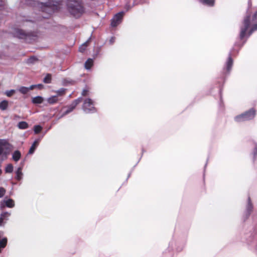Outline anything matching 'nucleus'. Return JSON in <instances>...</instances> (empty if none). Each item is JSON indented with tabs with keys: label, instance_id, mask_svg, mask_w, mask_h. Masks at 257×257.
<instances>
[{
	"label": "nucleus",
	"instance_id": "f257e3e1",
	"mask_svg": "<svg viewBox=\"0 0 257 257\" xmlns=\"http://www.w3.org/2000/svg\"><path fill=\"white\" fill-rule=\"evenodd\" d=\"M257 30V11L253 14L251 18L247 16L240 26L239 38L243 40L245 36L248 38L255 31Z\"/></svg>",
	"mask_w": 257,
	"mask_h": 257
},
{
	"label": "nucleus",
	"instance_id": "f03ea898",
	"mask_svg": "<svg viewBox=\"0 0 257 257\" xmlns=\"http://www.w3.org/2000/svg\"><path fill=\"white\" fill-rule=\"evenodd\" d=\"M61 0H37L38 7L43 12L51 14L58 8Z\"/></svg>",
	"mask_w": 257,
	"mask_h": 257
},
{
	"label": "nucleus",
	"instance_id": "7ed1b4c3",
	"mask_svg": "<svg viewBox=\"0 0 257 257\" xmlns=\"http://www.w3.org/2000/svg\"><path fill=\"white\" fill-rule=\"evenodd\" d=\"M67 6L69 11L74 17H79L84 11L81 0H68Z\"/></svg>",
	"mask_w": 257,
	"mask_h": 257
},
{
	"label": "nucleus",
	"instance_id": "20e7f679",
	"mask_svg": "<svg viewBox=\"0 0 257 257\" xmlns=\"http://www.w3.org/2000/svg\"><path fill=\"white\" fill-rule=\"evenodd\" d=\"M255 115V110L253 108H251L241 114L236 116L234 117V120L238 122L247 121L253 119Z\"/></svg>",
	"mask_w": 257,
	"mask_h": 257
},
{
	"label": "nucleus",
	"instance_id": "39448f33",
	"mask_svg": "<svg viewBox=\"0 0 257 257\" xmlns=\"http://www.w3.org/2000/svg\"><path fill=\"white\" fill-rule=\"evenodd\" d=\"M12 149V146L6 140L0 139V156L6 158L10 154Z\"/></svg>",
	"mask_w": 257,
	"mask_h": 257
},
{
	"label": "nucleus",
	"instance_id": "423d86ee",
	"mask_svg": "<svg viewBox=\"0 0 257 257\" xmlns=\"http://www.w3.org/2000/svg\"><path fill=\"white\" fill-rule=\"evenodd\" d=\"M82 109L86 113L94 112L95 107L93 106L92 100L90 98L85 99L82 106Z\"/></svg>",
	"mask_w": 257,
	"mask_h": 257
},
{
	"label": "nucleus",
	"instance_id": "0eeeda50",
	"mask_svg": "<svg viewBox=\"0 0 257 257\" xmlns=\"http://www.w3.org/2000/svg\"><path fill=\"white\" fill-rule=\"evenodd\" d=\"M13 34L15 37L20 39H26L27 37H29L31 35V33H27L25 31L19 29H15Z\"/></svg>",
	"mask_w": 257,
	"mask_h": 257
},
{
	"label": "nucleus",
	"instance_id": "6e6552de",
	"mask_svg": "<svg viewBox=\"0 0 257 257\" xmlns=\"http://www.w3.org/2000/svg\"><path fill=\"white\" fill-rule=\"evenodd\" d=\"M123 16V12H119L116 14L111 20V25L112 27H116L121 21Z\"/></svg>",
	"mask_w": 257,
	"mask_h": 257
},
{
	"label": "nucleus",
	"instance_id": "1a4fd4ad",
	"mask_svg": "<svg viewBox=\"0 0 257 257\" xmlns=\"http://www.w3.org/2000/svg\"><path fill=\"white\" fill-rule=\"evenodd\" d=\"M82 100V98L79 97L74 100L72 103L68 106L67 110L65 112L64 115H66L71 112L76 106Z\"/></svg>",
	"mask_w": 257,
	"mask_h": 257
},
{
	"label": "nucleus",
	"instance_id": "9d476101",
	"mask_svg": "<svg viewBox=\"0 0 257 257\" xmlns=\"http://www.w3.org/2000/svg\"><path fill=\"white\" fill-rule=\"evenodd\" d=\"M8 207L12 208L15 206V202L12 199H9L8 200H4L1 202L0 205V209L3 210L5 206Z\"/></svg>",
	"mask_w": 257,
	"mask_h": 257
},
{
	"label": "nucleus",
	"instance_id": "9b49d317",
	"mask_svg": "<svg viewBox=\"0 0 257 257\" xmlns=\"http://www.w3.org/2000/svg\"><path fill=\"white\" fill-rule=\"evenodd\" d=\"M253 209V206L251 203L250 199L249 197L248 198V203L246 207V210L244 212V220H245L248 218V217L249 216L250 213L251 212Z\"/></svg>",
	"mask_w": 257,
	"mask_h": 257
},
{
	"label": "nucleus",
	"instance_id": "f8f14e48",
	"mask_svg": "<svg viewBox=\"0 0 257 257\" xmlns=\"http://www.w3.org/2000/svg\"><path fill=\"white\" fill-rule=\"evenodd\" d=\"M233 65V59L231 58V54L229 53L228 59L225 63V70L226 73H229L231 70Z\"/></svg>",
	"mask_w": 257,
	"mask_h": 257
},
{
	"label": "nucleus",
	"instance_id": "ddd939ff",
	"mask_svg": "<svg viewBox=\"0 0 257 257\" xmlns=\"http://www.w3.org/2000/svg\"><path fill=\"white\" fill-rule=\"evenodd\" d=\"M198 1L202 5L208 7H212L214 4V0H198Z\"/></svg>",
	"mask_w": 257,
	"mask_h": 257
},
{
	"label": "nucleus",
	"instance_id": "4468645a",
	"mask_svg": "<svg viewBox=\"0 0 257 257\" xmlns=\"http://www.w3.org/2000/svg\"><path fill=\"white\" fill-rule=\"evenodd\" d=\"M21 157V153L19 151H15L12 155L13 159L15 162H18Z\"/></svg>",
	"mask_w": 257,
	"mask_h": 257
},
{
	"label": "nucleus",
	"instance_id": "2eb2a0df",
	"mask_svg": "<svg viewBox=\"0 0 257 257\" xmlns=\"http://www.w3.org/2000/svg\"><path fill=\"white\" fill-rule=\"evenodd\" d=\"M39 141L38 140H36L34 143L33 144V145H32L31 147L30 148V150H29V154H32L35 149H36V148L38 147V145H39Z\"/></svg>",
	"mask_w": 257,
	"mask_h": 257
},
{
	"label": "nucleus",
	"instance_id": "dca6fc26",
	"mask_svg": "<svg viewBox=\"0 0 257 257\" xmlns=\"http://www.w3.org/2000/svg\"><path fill=\"white\" fill-rule=\"evenodd\" d=\"M22 169L21 167H19L18 168L17 171L16 172V179L18 180H21L23 178V174L22 173Z\"/></svg>",
	"mask_w": 257,
	"mask_h": 257
},
{
	"label": "nucleus",
	"instance_id": "f3484780",
	"mask_svg": "<svg viewBox=\"0 0 257 257\" xmlns=\"http://www.w3.org/2000/svg\"><path fill=\"white\" fill-rule=\"evenodd\" d=\"M43 98L40 96H38L32 98V102L34 104H41L43 102Z\"/></svg>",
	"mask_w": 257,
	"mask_h": 257
},
{
	"label": "nucleus",
	"instance_id": "a211bd4d",
	"mask_svg": "<svg viewBox=\"0 0 257 257\" xmlns=\"http://www.w3.org/2000/svg\"><path fill=\"white\" fill-rule=\"evenodd\" d=\"M8 106V101L7 100H3L0 102V109L5 110L7 109Z\"/></svg>",
	"mask_w": 257,
	"mask_h": 257
},
{
	"label": "nucleus",
	"instance_id": "6ab92c4d",
	"mask_svg": "<svg viewBox=\"0 0 257 257\" xmlns=\"http://www.w3.org/2000/svg\"><path fill=\"white\" fill-rule=\"evenodd\" d=\"M28 124L26 121H21L18 124L20 129H26L28 127Z\"/></svg>",
	"mask_w": 257,
	"mask_h": 257
},
{
	"label": "nucleus",
	"instance_id": "aec40b11",
	"mask_svg": "<svg viewBox=\"0 0 257 257\" xmlns=\"http://www.w3.org/2000/svg\"><path fill=\"white\" fill-rule=\"evenodd\" d=\"M57 101H58V98H57V96H53L52 97H49L47 99V101L50 104H54V103H56V102H57Z\"/></svg>",
	"mask_w": 257,
	"mask_h": 257
},
{
	"label": "nucleus",
	"instance_id": "412c9836",
	"mask_svg": "<svg viewBox=\"0 0 257 257\" xmlns=\"http://www.w3.org/2000/svg\"><path fill=\"white\" fill-rule=\"evenodd\" d=\"M93 64V60L91 59H88L85 63V67L86 69H90Z\"/></svg>",
	"mask_w": 257,
	"mask_h": 257
},
{
	"label": "nucleus",
	"instance_id": "4be33fe9",
	"mask_svg": "<svg viewBox=\"0 0 257 257\" xmlns=\"http://www.w3.org/2000/svg\"><path fill=\"white\" fill-rule=\"evenodd\" d=\"M18 91L23 94H27L29 92L28 87L22 86L18 89Z\"/></svg>",
	"mask_w": 257,
	"mask_h": 257
},
{
	"label": "nucleus",
	"instance_id": "5701e85b",
	"mask_svg": "<svg viewBox=\"0 0 257 257\" xmlns=\"http://www.w3.org/2000/svg\"><path fill=\"white\" fill-rule=\"evenodd\" d=\"M88 42L89 40H88L87 42H85L81 46H80L79 48V50L80 52H83L85 50L87 46H88Z\"/></svg>",
	"mask_w": 257,
	"mask_h": 257
},
{
	"label": "nucleus",
	"instance_id": "b1692460",
	"mask_svg": "<svg viewBox=\"0 0 257 257\" xmlns=\"http://www.w3.org/2000/svg\"><path fill=\"white\" fill-rule=\"evenodd\" d=\"M13 165L9 164L6 167L5 171L6 173H11L13 171Z\"/></svg>",
	"mask_w": 257,
	"mask_h": 257
},
{
	"label": "nucleus",
	"instance_id": "393cba45",
	"mask_svg": "<svg viewBox=\"0 0 257 257\" xmlns=\"http://www.w3.org/2000/svg\"><path fill=\"white\" fill-rule=\"evenodd\" d=\"M51 81V75L47 74L43 80V82L45 83H50Z\"/></svg>",
	"mask_w": 257,
	"mask_h": 257
},
{
	"label": "nucleus",
	"instance_id": "a878e982",
	"mask_svg": "<svg viewBox=\"0 0 257 257\" xmlns=\"http://www.w3.org/2000/svg\"><path fill=\"white\" fill-rule=\"evenodd\" d=\"M42 129V127L39 125H35L34 127V131L35 134L39 133Z\"/></svg>",
	"mask_w": 257,
	"mask_h": 257
},
{
	"label": "nucleus",
	"instance_id": "bb28decb",
	"mask_svg": "<svg viewBox=\"0 0 257 257\" xmlns=\"http://www.w3.org/2000/svg\"><path fill=\"white\" fill-rule=\"evenodd\" d=\"M15 92L16 91L15 90L11 89L10 90L6 91L5 93L7 96L11 97L15 93Z\"/></svg>",
	"mask_w": 257,
	"mask_h": 257
},
{
	"label": "nucleus",
	"instance_id": "cd10ccee",
	"mask_svg": "<svg viewBox=\"0 0 257 257\" xmlns=\"http://www.w3.org/2000/svg\"><path fill=\"white\" fill-rule=\"evenodd\" d=\"M10 213L5 212L1 214V217L4 219V220H7L8 218L10 216Z\"/></svg>",
	"mask_w": 257,
	"mask_h": 257
},
{
	"label": "nucleus",
	"instance_id": "c85d7f7f",
	"mask_svg": "<svg viewBox=\"0 0 257 257\" xmlns=\"http://www.w3.org/2000/svg\"><path fill=\"white\" fill-rule=\"evenodd\" d=\"M37 60V58L35 57H32L28 59V63H33L35 61Z\"/></svg>",
	"mask_w": 257,
	"mask_h": 257
},
{
	"label": "nucleus",
	"instance_id": "c756f323",
	"mask_svg": "<svg viewBox=\"0 0 257 257\" xmlns=\"http://www.w3.org/2000/svg\"><path fill=\"white\" fill-rule=\"evenodd\" d=\"M6 193V190L3 187H0V198L3 197Z\"/></svg>",
	"mask_w": 257,
	"mask_h": 257
},
{
	"label": "nucleus",
	"instance_id": "7c9ffc66",
	"mask_svg": "<svg viewBox=\"0 0 257 257\" xmlns=\"http://www.w3.org/2000/svg\"><path fill=\"white\" fill-rule=\"evenodd\" d=\"M253 158H254L257 156V143L254 144V150L253 151Z\"/></svg>",
	"mask_w": 257,
	"mask_h": 257
},
{
	"label": "nucleus",
	"instance_id": "2f4dec72",
	"mask_svg": "<svg viewBox=\"0 0 257 257\" xmlns=\"http://www.w3.org/2000/svg\"><path fill=\"white\" fill-rule=\"evenodd\" d=\"M64 92H65V89L63 88H62L57 91V93H58V95H60L63 94L64 93Z\"/></svg>",
	"mask_w": 257,
	"mask_h": 257
},
{
	"label": "nucleus",
	"instance_id": "473e14b6",
	"mask_svg": "<svg viewBox=\"0 0 257 257\" xmlns=\"http://www.w3.org/2000/svg\"><path fill=\"white\" fill-rule=\"evenodd\" d=\"M88 90L86 89H84L82 92V95L83 96H86L87 94Z\"/></svg>",
	"mask_w": 257,
	"mask_h": 257
},
{
	"label": "nucleus",
	"instance_id": "72a5a7b5",
	"mask_svg": "<svg viewBox=\"0 0 257 257\" xmlns=\"http://www.w3.org/2000/svg\"><path fill=\"white\" fill-rule=\"evenodd\" d=\"M36 87H37L36 85H32L30 86L29 87H28V88L29 89V91L31 90H33Z\"/></svg>",
	"mask_w": 257,
	"mask_h": 257
},
{
	"label": "nucleus",
	"instance_id": "f704fd0d",
	"mask_svg": "<svg viewBox=\"0 0 257 257\" xmlns=\"http://www.w3.org/2000/svg\"><path fill=\"white\" fill-rule=\"evenodd\" d=\"M4 220L2 217H0V226H2L4 224Z\"/></svg>",
	"mask_w": 257,
	"mask_h": 257
},
{
	"label": "nucleus",
	"instance_id": "c9c22d12",
	"mask_svg": "<svg viewBox=\"0 0 257 257\" xmlns=\"http://www.w3.org/2000/svg\"><path fill=\"white\" fill-rule=\"evenodd\" d=\"M4 5V0H0V7L3 6Z\"/></svg>",
	"mask_w": 257,
	"mask_h": 257
},
{
	"label": "nucleus",
	"instance_id": "e433bc0d",
	"mask_svg": "<svg viewBox=\"0 0 257 257\" xmlns=\"http://www.w3.org/2000/svg\"><path fill=\"white\" fill-rule=\"evenodd\" d=\"M114 41V39L113 38H111L109 42L110 44H112Z\"/></svg>",
	"mask_w": 257,
	"mask_h": 257
},
{
	"label": "nucleus",
	"instance_id": "4c0bfd02",
	"mask_svg": "<svg viewBox=\"0 0 257 257\" xmlns=\"http://www.w3.org/2000/svg\"><path fill=\"white\" fill-rule=\"evenodd\" d=\"M42 86V84H39V85H37V87H39V88H40Z\"/></svg>",
	"mask_w": 257,
	"mask_h": 257
},
{
	"label": "nucleus",
	"instance_id": "58836bf2",
	"mask_svg": "<svg viewBox=\"0 0 257 257\" xmlns=\"http://www.w3.org/2000/svg\"><path fill=\"white\" fill-rule=\"evenodd\" d=\"M2 170L0 169V174H2Z\"/></svg>",
	"mask_w": 257,
	"mask_h": 257
}]
</instances>
